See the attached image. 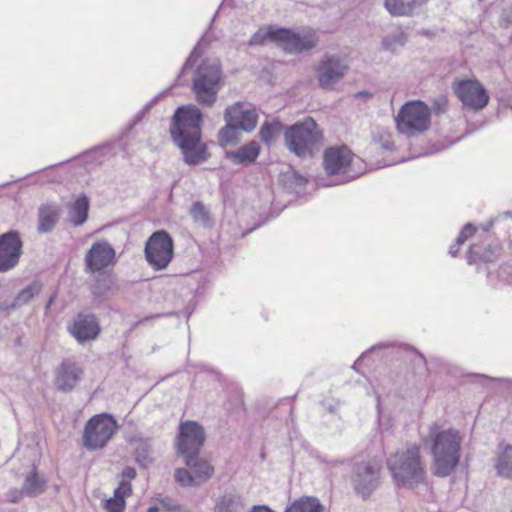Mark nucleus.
I'll return each instance as SVG.
<instances>
[{
  "label": "nucleus",
  "instance_id": "31",
  "mask_svg": "<svg viewBox=\"0 0 512 512\" xmlns=\"http://www.w3.org/2000/svg\"><path fill=\"white\" fill-rule=\"evenodd\" d=\"M43 288L39 281H33L27 287L23 288L10 303V307L19 308L28 304L35 296H37Z\"/></svg>",
  "mask_w": 512,
  "mask_h": 512
},
{
  "label": "nucleus",
  "instance_id": "46",
  "mask_svg": "<svg viewBox=\"0 0 512 512\" xmlns=\"http://www.w3.org/2000/svg\"><path fill=\"white\" fill-rule=\"evenodd\" d=\"M100 282H101V280L98 281V284L96 285V287L93 290V293L96 295H100V294L104 293V289L100 288Z\"/></svg>",
  "mask_w": 512,
  "mask_h": 512
},
{
  "label": "nucleus",
  "instance_id": "54",
  "mask_svg": "<svg viewBox=\"0 0 512 512\" xmlns=\"http://www.w3.org/2000/svg\"><path fill=\"white\" fill-rule=\"evenodd\" d=\"M497 380H498V381H501V382H507V383L512 384V379H508V378H498Z\"/></svg>",
  "mask_w": 512,
  "mask_h": 512
},
{
  "label": "nucleus",
  "instance_id": "29",
  "mask_svg": "<svg viewBox=\"0 0 512 512\" xmlns=\"http://www.w3.org/2000/svg\"><path fill=\"white\" fill-rule=\"evenodd\" d=\"M285 512H324V506L317 498L304 496L294 501Z\"/></svg>",
  "mask_w": 512,
  "mask_h": 512
},
{
  "label": "nucleus",
  "instance_id": "51",
  "mask_svg": "<svg viewBox=\"0 0 512 512\" xmlns=\"http://www.w3.org/2000/svg\"><path fill=\"white\" fill-rule=\"evenodd\" d=\"M492 226H493V221H490L487 224H485L482 228H483V230L488 231Z\"/></svg>",
  "mask_w": 512,
  "mask_h": 512
},
{
  "label": "nucleus",
  "instance_id": "16",
  "mask_svg": "<svg viewBox=\"0 0 512 512\" xmlns=\"http://www.w3.org/2000/svg\"><path fill=\"white\" fill-rule=\"evenodd\" d=\"M115 258L114 248L106 241L92 244L85 256V269L95 273L108 267Z\"/></svg>",
  "mask_w": 512,
  "mask_h": 512
},
{
  "label": "nucleus",
  "instance_id": "43",
  "mask_svg": "<svg viewBox=\"0 0 512 512\" xmlns=\"http://www.w3.org/2000/svg\"><path fill=\"white\" fill-rule=\"evenodd\" d=\"M251 512H274V511L271 510L270 508H268L267 506L259 505V506L253 507Z\"/></svg>",
  "mask_w": 512,
  "mask_h": 512
},
{
  "label": "nucleus",
  "instance_id": "28",
  "mask_svg": "<svg viewBox=\"0 0 512 512\" xmlns=\"http://www.w3.org/2000/svg\"><path fill=\"white\" fill-rule=\"evenodd\" d=\"M240 128L234 126L230 122H225V125L218 131L217 139L221 147L234 146L241 140Z\"/></svg>",
  "mask_w": 512,
  "mask_h": 512
},
{
  "label": "nucleus",
  "instance_id": "45",
  "mask_svg": "<svg viewBox=\"0 0 512 512\" xmlns=\"http://www.w3.org/2000/svg\"><path fill=\"white\" fill-rule=\"evenodd\" d=\"M467 236H464L462 235L461 233L458 235L457 239H456V244L457 246H460L462 245L466 240H467Z\"/></svg>",
  "mask_w": 512,
  "mask_h": 512
},
{
  "label": "nucleus",
  "instance_id": "23",
  "mask_svg": "<svg viewBox=\"0 0 512 512\" xmlns=\"http://www.w3.org/2000/svg\"><path fill=\"white\" fill-rule=\"evenodd\" d=\"M131 491L129 481L122 480L114 490L113 497L104 501V509L107 512H123L125 509V496Z\"/></svg>",
  "mask_w": 512,
  "mask_h": 512
},
{
  "label": "nucleus",
  "instance_id": "19",
  "mask_svg": "<svg viewBox=\"0 0 512 512\" xmlns=\"http://www.w3.org/2000/svg\"><path fill=\"white\" fill-rule=\"evenodd\" d=\"M69 331L79 343H84L95 339L100 333V327L93 314L80 313Z\"/></svg>",
  "mask_w": 512,
  "mask_h": 512
},
{
  "label": "nucleus",
  "instance_id": "50",
  "mask_svg": "<svg viewBox=\"0 0 512 512\" xmlns=\"http://www.w3.org/2000/svg\"><path fill=\"white\" fill-rule=\"evenodd\" d=\"M195 51H196V48L194 49V51L191 53V55H190V56H189V58L187 59V61H186L185 65H184V69H185V68H187V67L190 65V61H191V59H192V57H193V55H194Z\"/></svg>",
  "mask_w": 512,
  "mask_h": 512
},
{
  "label": "nucleus",
  "instance_id": "38",
  "mask_svg": "<svg viewBox=\"0 0 512 512\" xmlns=\"http://www.w3.org/2000/svg\"><path fill=\"white\" fill-rule=\"evenodd\" d=\"M23 495H25V493H24L23 487H22L20 490L19 489L10 490L7 493V498L10 502L17 503L22 499Z\"/></svg>",
  "mask_w": 512,
  "mask_h": 512
},
{
  "label": "nucleus",
  "instance_id": "6",
  "mask_svg": "<svg viewBox=\"0 0 512 512\" xmlns=\"http://www.w3.org/2000/svg\"><path fill=\"white\" fill-rule=\"evenodd\" d=\"M265 37L277 45L287 54L298 55L311 51L319 43V37L314 31L297 33L288 28L269 27Z\"/></svg>",
  "mask_w": 512,
  "mask_h": 512
},
{
  "label": "nucleus",
  "instance_id": "40",
  "mask_svg": "<svg viewBox=\"0 0 512 512\" xmlns=\"http://www.w3.org/2000/svg\"><path fill=\"white\" fill-rule=\"evenodd\" d=\"M136 470L135 468L133 467H126L124 468L123 472H122V475L124 478H127V479H134L136 477Z\"/></svg>",
  "mask_w": 512,
  "mask_h": 512
},
{
  "label": "nucleus",
  "instance_id": "53",
  "mask_svg": "<svg viewBox=\"0 0 512 512\" xmlns=\"http://www.w3.org/2000/svg\"><path fill=\"white\" fill-rule=\"evenodd\" d=\"M458 252V249H455L453 246L450 248L449 250V253L452 255V256H456Z\"/></svg>",
  "mask_w": 512,
  "mask_h": 512
},
{
  "label": "nucleus",
  "instance_id": "12",
  "mask_svg": "<svg viewBox=\"0 0 512 512\" xmlns=\"http://www.w3.org/2000/svg\"><path fill=\"white\" fill-rule=\"evenodd\" d=\"M205 440L206 433L201 424L192 420L181 422L176 437L177 454L184 459L199 456Z\"/></svg>",
  "mask_w": 512,
  "mask_h": 512
},
{
  "label": "nucleus",
  "instance_id": "15",
  "mask_svg": "<svg viewBox=\"0 0 512 512\" xmlns=\"http://www.w3.org/2000/svg\"><path fill=\"white\" fill-rule=\"evenodd\" d=\"M352 158L351 150L345 145L327 148L323 157L325 172L328 175L347 174Z\"/></svg>",
  "mask_w": 512,
  "mask_h": 512
},
{
  "label": "nucleus",
  "instance_id": "1",
  "mask_svg": "<svg viewBox=\"0 0 512 512\" xmlns=\"http://www.w3.org/2000/svg\"><path fill=\"white\" fill-rule=\"evenodd\" d=\"M203 114L194 104L178 107L172 116L169 132L171 140L188 165H198L208 160L207 145L202 142Z\"/></svg>",
  "mask_w": 512,
  "mask_h": 512
},
{
  "label": "nucleus",
  "instance_id": "48",
  "mask_svg": "<svg viewBox=\"0 0 512 512\" xmlns=\"http://www.w3.org/2000/svg\"><path fill=\"white\" fill-rule=\"evenodd\" d=\"M158 100V96L155 97L150 103H148L144 109H143V113H145L146 111H148Z\"/></svg>",
  "mask_w": 512,
  "mask_h": 512
},
{
  "label": "nucleus",
  "instance_id": "14",
  "mask_svg": "<svg viewBox=\"0 0 512 512\" xmlns=\"http://www.w3.org/2000/svg\"><path fill=\"white\" fill-rule=\"evenodd\" d=\"M23 242L16 230L0 235V273L14 269L22 255Z\"/></svg>",
  "mask_w": 512,
  "mask_h": 512
},
{
  "label": "nucleus",
  "instance_id": "56",
  "mask_svg": "<svg viewBox=\"0 0 512 512\" xmlns=\"http://www.w3.org/2000/svg\"><path fill=\"white\" fill-rule=\"evenodd\" d=\"M503 215H504V217H506V218H511V217H512V212H511V211H505V212L503 213Z\"/></svg>",
  "mask_w": 512,
  "mask_h": 512
},
{
  "label": "nucleus",
  "instance_id": "18",
  "mask_svg": "<svg viewBox=\"0 0 512 512\" xmlns=\"http://www.w3.org/2000/svg\"><path fill=\"white\" fill-rule=\"evenodd\" d=\"M83 375L82 368L70 359H65L55 369L54 386L61 392L72 391Z\"/></svg>",
  "mask_w": 512,
  "mask_h": 512
},
{
  "label": "nucleus",
  "instance_id": "34",
  "mask_svg": "<svg viewBox=\"0 0 512 512\" xmlns=\"http://www.w3.org/2000/svg\"><path fill=\"white\" fill-rule=\"evenodd\" d=\"M190 215L194 222L199 223L204 227H210L212 224L208 211L200 201L193 203L190 209Z\"/></svg>",
  "mask_w": 512,
  "mask_h": 512
},
{
  "label": "nucleus",
  "instance_id": "7",
  "mask_svg": "<svg viewBox=\"0 0 512 512\" xmlns=\"http://www.w3.org/2000/svg\"><path fill=\"white\" fill-rule=\"evenodd\" d=\"M430 108L422 101L405 103L399 110L395 121L400 133L414 136L425 132L430 127Z\"/></svg>",
  "mask_w": 512,
  "mask_h": 512
},
{
  "label": "nucleus",
  "instance_id": "33",
  "mask_svg": "<svg viewBox=\"0 0 512 512\" xmlns=\"http://www.w3.org/2000/svg\"><path fill=\"white\" fill-rule=\"evenodd\" d=\"M151 452L152 446L149 440H143L137 445L134 455L135 461L140 467L147 468L152 464Z\"/></svg>",
  "mask_w": 512,
  "mask_h": 512
},
{
  "label": "nucleus",
  "instance_id": "3",
  "mask_svg": "<svg viewBox=\"0 0 512 512\" xmlns=\"http://www.w3.org/2000/svg\"><path fill=\"white\" fill-rule=\"evenodd\" d=\"M387 467L397 485H419L426 479L425 463L416 444L391 455L387 459Z\"/></svg>",
  "mask_w": 512,
  "mask_h": 512
},
{
  "label": "nucleus",
  "instance_id": "42",
  "mask_svg": "<svg viewBox=\"0 0 512 512\" xmlns=\"http://www.w3.org/2000/svg\"><path fill=\"white\" fill-rule=\"evenodd\" d=\"M264 36H262L260 33H255L252 38L250 39V45H258L263 42Z\"/></svg>",
  "mask_w": 512,
  "mask_h": 512
},
{
  "label": "nucleus",
  "instance_id": "24",
  "mask_svg": "<svg viewBox=\"0 0 512 512\" xmlns=\"http://www.w3.org/2000/svg\"><path fill=\"white\" fill-rule=\"evenodd\" d=\"M495 469L497 475L512 479V445H499Z\"/></svg>",
  "mask_w": 512,
  "mask_h": 512
},
{
  "label": "nucleus",
  "instance_id": "37",
  "mask_svg": "<svg viewBox=\"0 0 512 512\" xmlns=\"http://www.w3.org/2000/svg\"><path fill=\"white\" fill-rule=\"evenodd\" d=\"M448 99L444 95H439L432 102V110L435 114L444 113L447 110Z\"/></svg>",
  "mask_w": 512,
  "mask_h": 512
},
{
  "label": "nucleus",
  "instance_id": "32",
  "mask_svg": "<svg viewBox=\"0 0 512 512\" xmlns=\"http://www.w3.org/2000/svg\"><path fill=\"white\" fill-rule=\"evenodd\" d=\"M285 127L280 120L265 121L259 130L260 140L269 145L283 129L285 130Z\"/></svg>",
  "mask_w": 512,
  "mask_h": 512
},
{
  "label": "nucleus",
  "instance_id": "9",
  "mask_svg": "<svg viewBox=\"0 0 512 512\" xmlns=\"http://www.w3.org/2000/svg\"><path fill=\"white\" fill-rule=\"evenodd\" d=\"M382 460L372 458L356 462L353 466L351 481L355 492L367 499L380 484Z\"/></svg>",
  "mask_w": 512,
  "mask_h": 512
},
{
  "label": "nucleus",
  "instance_id": "39",
  "mask_svg": "<svg viewBox=\"0 0 512 512\" xmlns=\"http://www.w3.org/2000/svg\"><path fill=\"white\" fill-rule=\"evenodd\" d=\"M159 502L161 503V505L166 508L168 511H176V510H179L180 509V506L179 505H175L173 504L172 500L168 497H165V498H161L159 500Z\"/></svg>",
  "mask_w": 512,
  "mask_h": 512
},
{
  "label": "nucleus",
  "instance_id": "36",
  "mask_svg": "<svg viewBox=\"0 0 512 512\" xmlns=\"http://www.w3.org/2000/svg\"><path fill=\"white\" fill-rule=\"evenodd\" d=\"M407 42V36L404 32L400 31L396 34L387 35L382 39V48L386 51H394V44H399L401 46L405 45Z\"/></svg>",
  "mask_w": 512,
  "mask_h": 512
},
{
  "label": "nucleus",
  "instance_id": "47",
  "mask_svg": "<svg viewBox=\"0 0 512 512\" xmlns=\"http://www.w3.org/2000/svg\"><path fill=\"white\" fill-rule=\"evenodd\" d=\"M158 100V96L155 97L150 103H148L144 109H143V113H145L146 111H148Z\"/></svg>",
  "mask_w": 512,
  "mask_h": 512
},
{
  "label": "nucleus",
  "instance_id": "41",
  "mask_svg": "<svg viewBox=\"0 0 512 512\" xmlns=\"http://www.w3.org/2000/svg\"><path fill=\"white\" fill-rule=\"evenodd\" d=\"M475 227L471 224V223H467L463 229L461 230V234L464 235V236H467L470 237L473 235V233L475 232Z\"/></svg>",
  "mask_w": 512,
  "mask_h": 512
},
{
  "label": "nucleus",
  "instance_id": "57",
  "mask_svg": "<svg viewBox=\"0 0 512 512\" xmlns=\"http://www.w3.org/2000/svg\"><path fill=\"white\" fill-rule=\"evenodd\" d=\"M333 411H334V410H333V408H332V407H330V408H329V412H331V413H332Z\"/></svg>",
  "mask_w": 512,
  "mask_h": 512
},
{
  "label": "nucleus",
  "instance_id": "17",
  "mask_svg": "<svg viewBox=\"0 0 512 512\" xmlns=\"http://www.w3.org/2000/svg\"><path fill=\"white\" fill-rule=\"evenodd\" d=\"M225 122H230L243 132H252L258 122V114L255 109H245L242 102H236L224 111Z\"/></svg>",
  "mask_w": 512,
  "mask_h": 512
},
{
  "label": "nucleus",
  "instance_id": "55",
  "mask_svg": "<svg viewBox=\"0 0 512 512\" xmlns=\"http://www.w3.org/2000/svg\"><path fill=\"white\" fill-rule=\"evenodd\" d=\"M504 271L507 270L509 275H512V266H505L502 268Z\"/></svg>",
  "mask_w": 512,
  "mask_h": 512
},
{
  "label": "nucleus",
  "instance_id": "2",
  "mask_svg": "<svg viewBox=\"0 0 512 512\" xmlns=\"http://www.w3.org/2000/svg\"><path fill=\"white\" fill-rule=\"evenodd\" d=\"M425 448L432 458V472L437 477L450 476L460 462L462 436L457 429H444L437 422L432 423L428 433L422 438Z\"/></svg>",
  "mask_w": 512,
  "mask_h": 512
},
{
  "label": "nucleus",
  "instance_id": "10",
  "mask_svg": "<svg viewBox=\"0 0 512 512\" xmlns=\"http://www.w3.org/2000/svg\"><path fill=\"white\" fill-rule=\"evenodd\" d=\"M144 253L147 262L154 270L165 269L174 255L172 237L165 230L154 232L145 244Z\"/></svg>",
  "mask_w": 512,
  "mask_h": 512
},
{
  "label": "nucleus",
  "instance_id": "5",
  "mask_svg": "<svg viewBox=\"0 0 512 512\" xmlns=\"http://www.w3.org/2000/svg\"><path fill=\"white\" fill-rule=\"evenodd\" d=\"M323 133L312 117H306L285 127L284 142L300 158H309L322 145Z\"/></svg>",
  "mask_w": 512,
  "mask_h": 512
},
{
  "label": "nucleus",
  "instance_id": "27",
  "mask_svg": "<svg viewBox=\"0 0 512 512\" xmlns=\"http://www.w3.org/2000/svg\"><path fill=\"white\" fill-rule=\"evenodd\" d=\"M47 480L40 476L36 471L28 474L23 483V491L26 496L35 497L45 491Z\"/></svg>",
  "mask_w": 512,
  "mask_h": 512
},
{
  "label": "nucleus",
  "instance_id": "44",
  "mask_svg": "<svg viewBox=\"0 0 512 512\" xmlns=\"http://www.w3.org/2000/svg\"><path fill=\"white\" fill-rule=\"evenodd\" d=\"M55 298H56V294H52V295L49 297V299H48V301H47V303H46V305H45V313H46V314L48 313V311H49V309H50V307H51L52 303H53V302H54V300H55Z\"/></svg>",
  "mask_w": 512,
  "mask_h": 512
},
{
  "label": "nucleus",
  "instance_id": "8",
  "mask_svg": "<svg viewBox=\"0 0 512 512\" xmlns=\"http://www.w3.org/2000/svg\"><path fill=\"white\" fill-rule=\"evenodd\" d=\"M118 425L113 416L98 414L88 420L83 433V445L88 450L103 448L117 431Z\"/></svg>",
  "mask_w": 512,
  "mask_h": 512
},
{
  "label": "nucleus",
  "instance_id": "21",
  "mask_svg": "<svg viewBox=\"0 0 512 512\" xmlns=\"http://www.w3.org/2000/svg\"><path fill=\"white\" fill-rule=\"evenodd\" d=\"M60 218V208L56 204H43L38 208L39 233H49L56 226Z\"/></svg>",
  "mask_w": 512,
  "mask_h": 512
},
{
  "label": "nucleus",
  "instance_id": "26",
  "mask_svg": "<svg viewBox=\"0 0 512 512\" xmlns=\"http://www.w3.org/2000/svg\"><path fill=\"white\" fill-rule=\"evenodd\" d=\"M90 202L87 196L78 197L69 208V219L74 226L82 225L88 218Z\"/></svg>",
  "mask_w": 512,
  "mask_h": 512
},
{
  "label": "nucleus",
  "instance_id": "35",
  "mask_svg": "<svg viewBox=\"0 0 512 512\" xmlns=\"http://www.w3.org/2000/svg\"><path fill=\"white\" fill-rule=\"evenodd\" d=\"M174 477L175 481L183 487L199 486V482H197L192 471L190 472L185 468H177Z\"/></svg>",
  "mask_w": 512,
  "mask_h": 512
},
{
  "label": "nucleus",
  "instance_id": "25",
  "mask_svg": "<svg viewBox=\"0 0 512 512\" xmlns=\"http://www.w3.org/2000/svg\"><path fill=\"white\" fill-rule=\"evenodd\" d=\"M426 0H385V8L393 16L410 15L416 8L422 6Z\"/></svg>",
  "mask_w": 512,
  "mask_h": 512
},
{
  "label": "nucleus",
  "instance_id": "49",
  "mask_svg": "<svg viewBox=\"0 0 512 512\" xmlns=\"http://www.w3.org/2000/svg\"><path fill=\"white\" fill-rule=\"evenodd\" d=\"M9 309H13L12 307H10V304L8 303H0V310H9Z\"/></svg>",
  "mask_w": 512,
  "mask_h": 512
},
{
  "label": "nucleus",
  "instance_id": "11",
  "mask_svg": "<svg viewBox=\"0 0 512 512\" xmlns=\"http://www.w3.org/2000/svg\"><path fill=\"white\" fill-rule=\"evenodd\" d=\"M349 65L339 54L326 53L315 67L318 85L323 90L332 91L346 76Z\"/></svg>",
  "mask_w": 512,
  "mask_h": 512
},
{
  "label": "nucleus",
  "instance_id": "4",
  "mask_svg": "<svg viewBox=\"0 0 512 512\" xmlns=\"http://www.w3.org/2000/svg\"><path fill=\"white\" fill-rule=\"evenodd\" d=\"M224 84L223 71L218 59L203 60L192 77V92L198 104L213 107Z\"/></svg>",
  "mask_w": 512,
  "mask_h": 512
},
{
  "label": "nucleus",
  "instance_id": "13",
  "mask_svg": "<svg viewBox=\"0 0 512 512\" xmlns=\"http://www.w3.org/2000/svg\"><path fill=\"white\" fill-rule=\"evenodd\" d=\"M453 91L463 106L473 111L483 109L489 100L485 88L476 80H462L454 83Z\"/></svg>",
  "mask_w": 512,
  "mask_h": 512
},
{
  "label": "nucleus",
  "instance_id": "22",
  "mask_svg": "<svg viewBox=\"0 0 512 512\" xmlns=\"http://www.w3.org/2000/svg\"><path fill=\"white\" fill-rule=\"evenodd\" d=\"M185 464L191 469L199 485L209 480L214 474V467L199 456H191L184 459Z\"/></svg>",
  "mask_w": 512,
  "mask_h": 512
},
{
  "label": "nucleus",
  "instance_id": "30",
  "mask_svg": "<svg viewBox=\"0 0 512 512\" xmlns=\"http://www.w3.org/2000/svg\"><path fill=\"white\" fill-rule=\"evenodd\" d=\"M243 503L240 496L226 493L223 496L219 497L216 505L215 512H242L243 511Z\"/></svg>",
  "mask_w": 512,
  "mask_h": 512
},
{
  "label": "nucleus",
  "instance_id": "52",
  "mask_svg": "<svg viewBox=\"0 0 512 512\" xmlns=\"http://www.w3.org/2000/svg\"><path fill=\"white\" fill-rule=\"evenodd\" d=\"M159 508L157 506H150L147 512H158Z\"/></svg>",
  "mask_w": 512,
  "mask_h": 512
},
{
  "label": "nucleus",
  "instance_id": "20",
  "mask_svg": "<svg viewBox=\"0 0 512 512\" xmlns=\"http://www.w3.org/2000/svg\"><path fill=\"white\" fill-rule=\"evenodd\" d=\"M260 153V146L256 141H250L236 150L226 151L225 158L233 164L249 165L256 161Z\"/></svg>",
  "mask_w": 512,
  "mask_h": 512
}]
</instances>
